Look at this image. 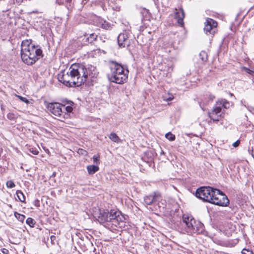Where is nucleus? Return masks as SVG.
Here are the masks:
<instances>
[{
  "instance_id": "obj_1",
  "label": "nucleus",
  "mask_w": 254,
  "mask_h": 254,
  "mask_svg": "<svg viewBox=\"0 0 254 254\" xmlns=\"http://www.w3.org/2000/svg\"><path fill=\"white\" fill-rule=\"evenodd\" d=\"M96 74V68L92 65L85 66L74 64L71 65L68 71L58 74V80L66 86H79Z\"/></svg>"
},
{
  "instance_id": "obj_2",
  "label": "nucleus",
  "mask_w": 254,
  "mask_h": 254,
  "mask_svg": "<svg viewBox=\"0 0 254 254\" xmlns=\"http://www.w3.org/2000/svg\"><path fill=\"white\" fill-rule=\"evenodd\" d=\"M162 206L160 205V212H162V218L165 223V226L169 228L176 229L180 226L181 224V221L185 224L187 227L190 222L192 219H194L192 216H188L184 214L182 216L178 213V211H174L172 210L171 205L167 203L165 200H160Z\"/></svg>"
},
{
  "instance_id": "obj_3",
  "label": "nucleus",
  "mask_w": 254,
  "mask_h": 254,
  "mask_svg": "<svg viewBox=\"0 0 254 254\" xmlns=\"http://www.w3.org/2000/svg\"><path fill=\"white\" fill-rule=\"evenodd\" d=\"M21 56L25 64L32 65L42 57V51L39 46L33 44L31 40H24L21 43Z\"/></svg>"
},
{
  "instance_id": "obj_4",
  "label": "nucleus",
  "mask_w": 254,
  "mask_h": 254,
  "mask_svg": "<svg viewBox=\"0 0 254 254\" xmlns=\"http://www.w3.org/2000/svg\"><path fill=\"white\" fill-rule=\"evenodd\" d=\"M109 66L110 72L108 74V77L111 82L122 84L127 81L129 72L128 69L114 61L109 62Z\"/></svg>"
},
{
  "instance_id": "obj_5",
  "label": "nucleus",
  "mask_w": 254,
  "mask_h": 254,
  "mask_svg": "<svg viewBox=\"0 0 254 254\" xmlns=\"http://www.w3.org/2000/svg\"><path fill=\"white\" fill-rule=\"evenodd\" d=\"M220 190L210 186H201L197 188L195 191V196L202 200L203 202L213 203L214 199Z\"/></svg>"
},
{
  "instance_id": "obj_6",
  "label": "nucleus",
  "mask_w": 254,
  "mask_h": 254,
  "mask_svg": "<svg viewBox=\"0 0 254 254\" xmlns=\"http://www.w3.org/2000/svg\"><path fill=\"white\" fill-rule=\"evenodd\" d=\"M115 213L116 212L114 209H112L110 211L108 210H100L97 220L102 224L108 225V223H111L112 224L113 219L116 217Z\"/></svg>"
},
{
  "instance_id": "obj_7",
  "label": "nucleus",
  "mask_w": 254,
  "mask_h": 254,
  "mask_svg": "<svg viewBox=\"0 0 254 254\" xmlns=\"http://www.w3.org/2000/svg\"><path fill=\"white\" fill-rule=\"evenodd\" d=\"M62 106L64 107L65 105H63L58 103H51L47 105V109L55 116L64 119L69 115L62 111Z\"/></svg>"
},
{
  "instance_id": "obj_8",
  "label": "nucleus",
  "mask_w": 254,
  "mask_h": 254,
  "mask_svg": "<svg viewBox=\"0 0 254 254\" xmlns=\"http://www.w3.org/2000/svg\"><path fill=\"white\" fill-rule=\"evenodd\" d=\"M204 31L206 34H209L214 35L216 32L217 22L214 19L210 18H207L204 23Z\"/></svg>"
},
{
  "instance_id": "obj_9",
  "label": "nucleus",
  "mask_w": 254,
  "mask_h": 254,
  "mask_svg": "<svg viewBox=\"0 0 254 254\" xmlns=\"http://www.w3.org/2000/svg\"><path fill=\"white\" fill-rule=\"evenodd\" d=\"M208 116L213 122L219 121L222 117L223 113L220 106L217 105L216 103L213 107L212 110L210 112H208Z\"/></svg>"
},
{
  "instance_id": "obj_10",
  "label": "nucleus",
  "mask_w": 254,
  "mask_h": 254,
  "mask_svg": "<svg viewBox=\"0 0 254 254\" xmlns=\"http://www.w3.org/2000/svg\"><path fill=\"white\" fill-rule=\"evenodd\" d=\"M213 199L214 200L212 204L219 206H226L229 203V200L227 196L221 190L219 193H217Z\"/></svg>"
},
{
  "instance_id": "obj_11",
  "label": "nucleus",
  "mask_w": 254,
  "mask_h": 254,
  "mask_svg": "<svg viewBox=\"0 0 254 254\" xmlns=\"http://www.w3.org/2000/svg\"><path fill=\"white\" fill-rule=\"evenodd\" d=\"M118 43L120 47H128L130 44L128 34L127 32L120 34L118 37Z\"/></svg>"
},
{
  "instance_id": "obj_12",
  "label": "nucleus",
  "mask_w": 254,
  "mask_h": 254,
  "mask_svg": "<svg viewBox=\"0 0 254 254\" xmlns=\"http://www.w3.org/2000/svg\"><path fill=\"white\" fill-rule=\"evenodd\" d=\"M172 66L167 64L166 63L160 64V75L164 77L170 78L171 76V73L173 71Z\"/></svg>"
},
{
  "instance_id": "obj_13",
  "label": "nucleus",
  "mask_w": 254,
  "mask_h": 254,
  "mask_svg": "<svg viewBox=\"0 0 254 254\" xmlns=\"http://www.w3.org/2000/svg\"><path fill=\"white\" fill-rule=\"evenodd\" d=\"M162 41L163 42L162 43V50H164V51L166 53L170 52L171 49L172 48V46L173 45V41L170 39V37L169 35H166L163 38Z\"/></svg>"
},
{
  "instance_id": "obj_14",
  "label": "nucleus",
  "mask_w": 254,
  "mask_h": 254,
  "mask_svg": "<svg viewBox=\"0 0 254 254\" xmlns=\"http://www.w3.org/2000/svg\"><path fill=\"white\" fill-rule=\"evenodd\" d=\"M94 22L98 27L103 29L109 30L112 28V25L109 22L100 17H96Z\"/></svg>"
},
{
  "instance_id": "obj_15",
  "label": "nucleus",
  "mask_w": 254,
  "mask_h": 254,
  "mask_svg": "<svg viewBox=\"0 0 254 254\" xmlns=\"http://www.w3.org/2000/svg\"><path fill=\"white\" fill-rule=\"evenodd\" d=\"M115 211L116 212V218H115L112 220V225H115L116 227H122V223L124 222L125 220V218L123 216L120 215L121 212L119 211H117L115 210Z\"/></svg>"
},
{
  "instance_id": "obj_16",
  "label": "nucleus",
  "mask_w": 254,
  "mask_h": 254,
  "mask_svg": "<svg viewBox=\"0 0 254 254\" xmlns=\"http://www.w3.org/2000/svg\"><path fill=\"white\" fill-rule=\"evenodd\" d=\"M192 233L196 234H202L207 235V232L204 230V225L199 221H197L196 226L194 228V232Z\"/></svg>"
},
{
  "instance_id": "obj_17",
  "label": "nucleus",
  "mask_w": 254,
  "mask_h": 254,
  "mask_svg": "<svg viewBox=\"0 0 254 254\" xmlns=\"http://www.w3.org/2000/svg\"><path fill=\"white\" fill-rule=\"evenodd\" d=\"M175 17L177 19V22L179 24L184 25L183 20L185 17V12L182 7L179 9V11L175 12Z\"/></svg>"
},
{
  "instance_id": "obj_18",
  "label": "nucleus",
  "mask_w": 254,
  "mask_h": 254,
  "mask_svg": "<svg viewBox=\"0 0 254 254\" xmlns=\"http://www.w3.org/2000/svg\"><path fill=\"white\" fill-rule=\"evenodd\" d=\"M209 102L208 98L204 95L198 101V104L201 109L203 111H205L206 110L205 107L209 104Z\"/></svg>"
},
{
  "instance_id": "obj_19",
  "label": "nucleus",
  "mask_w": 254,
  "mask_h": 254,
  "mask_svg": "<svg viewBox=\"0 0 254 254\" xmlns=\"http://www.w3.org/2000/svg\"><path fill=\"white\" fill-rule=\"evenodd\" d=\"M216 103L218 106H220L221 108L223 107L225 109H228L230 106V102L225 99L218 100Z\"/></svg>"
},
{
  "instance_id": "obj_20",
  "label": "nucleus",
  "mask_w": 254,
  "mask_h": 254,
  "mask_svg": "<svg viewBox=\"0 0 254 254\" xmlns=\"http://www.w3.org/2000/svg\"><path fill=\"white\" fill-rule=\"evenodd\" d=\"M99 169L97 165H88L87 170L89 174H94Z\"/></svg>"
},
{
  "instance_id": "obj_21",
  "label": "nucleus",
  "mask_w": 254,
  "mask_h": 254,
  "mask_svg": "<svg viewBox=\"0 0 254 254\" xmlns=\"http://www.w3.org/2000/svg\"><path fill=\"white\" fill-rule=\"evenodd\" d=\"M197 222L195 219H192L191 221L190 222L189 225L187 226V230L188 232L192 233L194 232V228L196 226Z\"/></svg>"
},
{
  "instance_id": "obj_22",
  "label": "nucleus",
  "mask_w": 254,
  "mask_h": 254,
  "mask_svg": "<svg viewBox=\"0 0 254 254\" xmlns=\"http://www.w3.org/2000/svg\"><path fill=\"white\" fill-rule=\"evenodd\" d=\"M155 199V196L154 195L146 196L144 197V202L146 204L150 205L154 202Z\"/></svg>"
},
{
  "instance_id": "obj_23",
  "label": "nucleus",
  "mask_w": 254,
  "mask_h": 254,
  "mask_svg": "<svg viewBox=\"0 0 254 254\" xmlns=\"http://www.w3.org/2000/svg\"><path fill=\"white\" fill-rule=\"evenodd\" d=\"M199 58L203 62H206L208 60L207 53L205 51H202L199 54Z\"/></svg>"
},
{
  "instance_id": "obj_24",
  "label": "nucleus",
  "mask_w": 254,
  "mask_h": 254,
  "mask_svg": "<svg viewBox=\"0 0 254 254\" xmlns=\"http://www.w3.org/2000/svg\"><path fill=\"white\" fill-rule=\"evenodd\" d=\"M73 102L71 101H66V103L64 104H68V105L65 107V111L68 113H71L72 111L73 108L72 106L73 105Z\"/></svg>"
},
{
  "instance_id": "obj_25",
  "label": "nucleus",
  "mask_w": 254,
  "mask_h": 254,
  "mask_svg": "<svg viewBox=\"0 0 254 254\" xmlns=\"http://www.w3.org/2000/svg\"><path fill=\"white\" fill-rule=\"evenodd\" d=\"M162 99L166 101H170L174 99V96L172 94L168 92L162 95Z\"/></svg>"
},
{
  "instance_id": "obj_26",
  "label": "nucleus",
  "mask_w": 254,
  "mask_h": 254,
  "mask_svg": "<svg viewBox=\"0 0 254 254\" xmlns=\"http://www.w3.org/2000/svg\"><path fill=\"white\" fill-rule=\"evenodd\" d=\"M109 138L115 142L118 143L120 140L119 136L115 133H111L109 136Z\"/></svg>"
},
{
  "instance_id": "obj_27",
  "label": "nucleus",
  "mask_w": 254,
  "mask_h": 254,
  "mask_svg": "<svg viewBox=\"0 0 254 254\" xmlns=\"http://www.w3.org/2000/svg\"><path fill=\"white\" fill-rule=\"evenodd\" d=\"M16 195L19 199L21 202H24L25 200V196L23 193L19 190L16 191Z\"/></svg>"
},
{
  "instance_id": "obj_28",
  "label": "nucleus",
  "mask_w": 254,
  "mask_h": 254,
  "mask_svg": "<svg viewBox=\"0 0 254 254\" xmlns=\"http://www.w3.org/2000/svg\"><path fill=\"white\" fill-rule=\"evenodd\" d=\"M144 20H149L150 17V14L148 10L146 9H143L141 12Z\"/></svg>"
},
{
  "instance_id": "obj_29",
  "label": "nucleus",
  "mask_w": 254,
  "mask_h": 254,
  "mask_svg": "<svg viewBox=\"0 0 254 254\" xmlns=\"http://www.w3.org/2000/svg\"><path fill=\"white\" fill-rule=\"evenodd\" d=\"M97 38V35L94 33H92L90 34L89 36L87 38V40L88 43H92L96 40Z\"/></svg>"
},
{
  "instance_id": "obj_30",
  "label": "nucleus",
  "mask_w": 254,
  "mask_h": 254,
  "mask_svg": "<svg viewBox=\"0 0 254 254\" xmlns=\"http://www.w3.org/2000/svg\"><path fill=\"white\" fill-rule=\"evenodd\" d=\"M165 137L170 141H174L176 139V136L174 134H172L171 132H169L165 134Z\"/></svg>"
},
{
  "instance_id": "obj_31",
  "label": "nucleus",
  "mask_w": 254,
  "mask_h": 254,
  "mask_svg": "<svg viewBox=\"0 0 254 254\" xmlns=\"http://www.w3.org/2000/svg\"><path fill=\"white\" fill-rule=\"evenodd\" d=\"M26 223L31 227H34L36 222L33 219L30 217H28L26 219Z\"/></svg>"
},
{
  "instance_id": "obj_32",
  "label": "nucleus",
  "mask_w": 254,
  "mask_h": 254,
  "mask_svg": "<svg viewBox=\"0 0 254 254\" xmlns=\"http://www.w3.org/2000/svg\"><path fill=\"white\" fill-rule=\"evenodd\" d=\"M242 71H244L254 77V70H251L245 66L242 67Z\"/></svg>"
},
{
  "instance_id": "obj_33",
  "label": "nucleus",
  "mask_w": 254,
  "mask_h": 254,
  "mask_svg": "<svg viewBox=\"0 0 254 254\" xmlns=\"http://www.w3.org/2000/svg\"><path fill=\"white\" fill-rule=\"evenodd\" d=\"M7 118L11 121H15L17 118V115L13 113H9L7 115Z\"/></svg>"
},
{
  "instance_id": "obj_34",
  "label": "nucleus",
  "mask_w": 254,
  "mask_h": 254,
  "mask_svg": "<svg viewBox=\"0 0 254 254\" xmlns=\"http://www.w3.org/2000/svg\"><path fill=\"white\" fill-rule=\"evenodd\" d=\"M14 216L20 222H23L25 218L24 215L18 213V212H15Z\"/></svg>"
},
{
  "instance_id": "obj_35",
  "label": "nucleus",
  "mask_w": 254,
  "mask_h": 254,
  "mask_svg": "<svg viewBox=\"0 0 254 254\" xmlns=\"http://www.w3.org/2000/svg\"><path fill=\"white\" fill-rule=\"evenodd\" d=\"M204 96H206V97L208 98V100L211 102H212L215 98V95H213L209 92H206L204 94Z\"/></svg>"
},
{
  "instance_id": "obj_36",
  "label": "nucleus",
  "mask_w": 254,
  "mask_h": 254,
  "mask_svg": "<svg viewBox=\"0 0 254 254\" xmlns=\"http://www.w3.org/2000/svg\"><path fill=\"white\" fill-rule=\"evenodd\" d=\"M242 254H254L252 250L247 249L246 248L243 249L241 251Z\"/></svg>"
},
{
  "instance_id": "obj_37",
  "label": "nucleus",
  "mask_w": 254,
  "mask_h": 254,
  "mask_svg": "<svg viewBox=\"0 0 254 254\" xmlns=\"http://www.w3.org/2000/svg\"><path fill=\"white\" fill-rule=\"evenodd\" d=\"M16 97H17L19 100H20L21 101L26 103V104H28L29 103V101L25 97H23L21 96H20V95H15Z\"/></svg>"
},
{
  "instance_id": "obj_38",
  "label": "nucleus",
  "mask_w": 254,
  "mask_h": 254,
  "mask_svg": "<svg viewBox=\"0 0 254 254\" xmlns=\"http://www.w3.org/2000/svg\"><path fill=\"white\" fill-rule=\"evenodd\" d=\"M99 155H94L93 157V159L94 163H95L97 165L100 163V160L99 159Z\"/></svg>"
},
{
  "instance_id": "obj_39",
  "label": "nucleus",
  "mask_w": 254,
  "mask_h": 254,
  "mask_svg": "<svg viewBox=\"0 0 254 254\" xmlns=\"http://www.w3.org/2000/svg\"><path fill=\"white\" fill-rule=\"evenodd\" d=\"M15 186L14 182L12 181H8L6 183V186L8 188H13Z\"/></svg>"
},
{
  "instance_id": "obj_40",
  "label": "nucleus",
  "mask_w": 254,
  "mask_h": 254,
  "mask_svg": "<svg viewBox=\"0 0 254 254\" xmlns=\"http://www.w3.org/2000/svg\"><path fill=\"white\" fill-rule=\"evenodd\" d=\"M240 140H237V141H236L235 142H234L232 144L233 146L234 147H237L238 146H239V145H240Z\"/></svg>"
},
{
  "instance_id": "obj_41",
  "label": "nucleus",
  "mask_w": 254,
  "mask_h": 254,
  "mask_svg": "<svg viewBox=\"0 0 254 254\" xmlns=\"http://www.w3.org/2000/svg\"><path fill=\"white\" fill-rule=\"evenodd\" d=\"M30 151L34 155H37L39 153L38 150H37V149H34L33 148L30 149Z\"/></svg>"
},
{
  "instance_id": "obj_42",
  "label": "nucleus",
  "mask_w": 254,
  "mask_h": 254,
  "mask_svg": "<svg viewBox=\"0 0 254 254\" xmlns=\"http://www.w3.org/2000/svg\"><path fill=\"white\" fill-rule=\"evenodd\" d=\"M34 205L36 207H39L40 205V201L38 199H35L33 201Z\"/></svg>"
},
{
  "instance_id": "obj_43",
  "label": "nucleus",
  "mask_w": 254,
  "mask_h": 254,
  "mask_svg": "<svg viewBox=\"0 0 254 254\" xmlns=\"http://www.w3.org/2000/svg\"><path fill=\"white\" fill-rule=\"evenodd\" d=\"M85 152H86V151L82 149H79L77 151V153L79 154H84Z\"/></svg>"
},
{
  "instance_id": "obj_44",
  "label": "nucleus",
  "mask_w": 254,
  "mask_h": 254,
  "mask_svg": "<svg viewBox=\"0 0 254 254\" xmlns=\"http://www.w3.org/2000/svg\"><path fill=\"white\" fill-rule=\"evenodd\" d=\"M249 151L252 155V154H254V149L253 147H252L251 149L249 148Z\"/></svg>"
},
{
  "instance_id": "obj_45",
  "label": "nucleus",
  "mask_w": 254,
  "mask_h": 254,
  "mask_svg": "<svg viewBox=\"0 0 254 254\" xmlns=\"http://www.w3.org/2000/svg\"><path fill=\"white\" fill-rule=\"evenodd\" d=\"M247 108L249 109V111L252 112V111H254V108H252L251 107H248Z\"/></svg>"
},
{
  "instance_id": "obj_46",
  "label": "nucleus",
  "mask_w": 254,
  "mask_h": 254,
  "mask_svg": "<svg viewBox=\"0 0 254 254\" xmlns=\"http://www.w3.org/2000/svg\"><path fill=\"white\" fill-rule=\"evenodd\" d=\"M8 252V251L6 249H4L3 251H2V253L4 254H7Z\"/></svg>"
},
{
  "instance_id": "obj_47",
  "label": "nucleus",
  "mask_w": 254,
  "mask_h": 254,
  "mask_svg": "<svg viewBox=\"0 0 254 254\" xmlns=\"http://www.w3.org/2000/svg\"><path fill=\"white\" fill-rule=\"evenodd\" d=\"M56 239V236H51V240L52 241H54Z\"/></svg>"
},
{
  "instance_id": "obj_48",
  "label": "nucleus",
  "mask_w": 254,
  "mask_h": 254,
  "mask_svg": "<svg viewBox=\"0 0 254 254\" xmlns=\"http://www.w3.org/2000/svg\"><path fill=\"white\" fill-rule=\"evenodd\" d=\"M236 209H237V207H234V206H233V209H232V211H233L234 212H235Z\"/></svg>"
},
{
  "instance_id": "obj_49",
  "label": "nucleus",
  "mask_w": 254,
  "mask_h": 254,
  "mask_svg": "<svg viewBox=\"0 0 254 254\" xmlns=\"http://www.w3.org/2000/svg\"><path fill=\"white\" fill-rule=\"evenodd\" d=\"M88 0H82V2L83 4H85L87 2Z\"/></svg>"
},
{
  "instance_id": "obj_50",
  "label": "nucleus",
  "mask_w": 254,
  "mask_h": 254,
  "mask_svg": "<svg viewBox=\"0 0 254 254\" xmlns=\"http://www.w3.org/2000/svg\"><path fill=\"white\" fill-rule=\"evenodd\" d=\"M160 155L162 156V155H164V152L162 151L160 153Z\"/></svg>"
},
{
  "instance_id": "obj_51",
  "label": "nucleus",
  "mask_w": 254,
  "mask_h": 254,
  "mask_svg": "<svg viewBox=\"0 0 254 254\" xmlns=\"http://www.w3.org/2000/svg\"><path fill=\"white\" fill-rule=\"evenodd\" d=\"M66 1H67V2H70V1H71V0H66Z\"/></svg>"
},
{
  "instance_id": "obj_52",
  "label": "nucleus",
  "mask_w": 254,
  "mask_h": 254,
  "mask_svg": "<svg viewBox=\"0 0 254 254\" xmlns=\"http://www.w3.org/2000/svg\"><path fill=\"white\" fill-rule=\"evenodd\" d=\"M253 83L254 84V77L253 78Z\"/></svg>"
},
{
  "instance_id": "obj_53",
  "label": "nucleus",
  "mask_w": 254,
  "mask_h": 254,
  "mask_svg": "<svg viewBox=\"0 0 254 254\" xmlns=\"http://www.w3.org/2000/svg\"><path fill=\"white\" fill-rule=\"evenodd\" d=\"M233 94L231 93L230 96H233Z\"/></svg>"
}]
</instances>
